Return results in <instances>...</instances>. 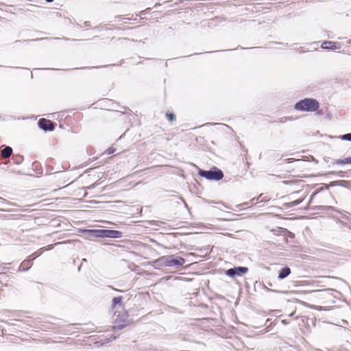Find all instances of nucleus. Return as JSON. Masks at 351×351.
Segmentation results:
<instances>
[{
    "label": "nucleus",
    "instance_id": "obj_16",
    "mask_svg": "<svg viewBox=\"0 0 351 351\" xmlns=\"http://www.w3.org/2000/svg\"><path fill=\"white\" fill-rule=\"evenodd\" d=\"M23 156L19 154L14 155L12 158L13 162L16 165H20L23 161Z\"/></svg>",
    "mask_w": 351,
    "mask_h": 351
},
{
    "label": "nucleus",
    "instance_id": "obj_10",
    "mask_svg": "<svg viewBox=\"0 0 351 351\" xmlns=\"http://www.w3.org/2000/svg\"><path fill=\"white\" fill-rule=\"evenodd\" d=\"M169 256H163L154 261V264L158 267H169Z\"/></svg>",
    "mask_w": 351,
    "mask_h": 351
},
{
    "label": "nucleus",
    "instance_id": "obj_37",
    "mask_svg": "<svg viewBox=\"0 0 351 351\" xmlns=\"http://www.w3.org/2000/svg\"><path fill=\"white\" fill-rule=\"evenodd\" d=\"M223 126H226V127H228L227 125L226 124H222Z\"/></svg>",
    "mask_w": 351,
    "mask_h": 351
},
{
    "label": "nucleus",
    "instance_id": "obj_24",
    "mask_svg": "<svg viewBox=\"0 0 351 351\" xmlns=\"http://www.w3.org/2000/svg\"><path fill=\"white\" fill-rule=\"evenodd\" d=\"M290 119H291L290 117H281L280 119H279V121H278V122H279V123H285L287 120H290Z\"/></svg>",
    "mask_w": 351,
    "mask_h": 351
},
{
    "label": "nucleus",
    "instance_id": "obj_30",
    "mask_svg": "<svg viewBox=\"0 0 351 351\" xmlns=\"http://www.w3.org/2000/svg\"><path fill=\"white\" fill-rule=\"evenodd\" d=\"M90 23L89 21H86V22L84 23V26H86V27H89V26H90Z\"/></svg>",
    "mask_w": 351,
    "mask_h": 351
},
{
    "label": "nucleus",
    "instance_id": "obj_8",
    "mask_svg": "<svg viewBox=\"0 0 351 351\" xmlns=\"http://www.w3.org/2000/svg\"><path fill=\"white\" fill-rule=\"evenodd\" d=\"M321 47L323 49H330V50H335V49H339L341 48V44L337 42H332V41H324L322 43Z\"/></svg>",
    "mask_w": 351,
    "mask_h": 351
},
{
    "label": "nucleus",
    "instance_id": "obj_25",
    "mask_svg": "<svg viewBox=\"0 0 351 351\" xmlns=\"http://www.w3.org/2000/svg\"><path fill=\"white\" fill-rule=\"evenodd\" d=\"M115 149L112 147H110L108 148L107 150H106V152L108 154H113L114 152Z\"/></svg>",
    "mask_w": 351,
    "mask_h": 351
},
{
    "label": "nucleus",
    "instance_id": "obj_17",
    "mask_svg": "<svg viewBox=\"0 0 351 351\" xmlns=\"http://www.w3.org/2000/svg\"><path fill=\"white\" fill-rule=\"evenodd\" d=\"M302 200H303L302 199H298L295 201L287 203V204H285V205L288 208H291V207L299 205L302 202Z\"/></svg>",
    "mask_w": 351,
    "mask_h": 351
},
{
    "label": "nucleus",
    "instance_id": "obj_26",
    "mask_svg": "<svg viewBox=\"0 0 351 351\" xmlns=\"http://www.w3.org/2000/svg\"><path fill=\"white\" fill-rule=\"evenodd\" d=\"M152 223L153 225H156V226H159V224H160V223H163V222H162V221H153L152 222Z\"/></svg>",
    "mask_w": 351,
    "mask_h": 351
},
{
    "label": "nucleus",
    "instance_id": "obj_33",
    "mask_svg": "<svg viewBox=\"0 0 351 351\" xmlns=\"http://www.w3.org/2000/svg\"><path fill=\"white\" fill-rule=\"evenodd\" d=\"M265 289H266L268 291H273V290L269 289H268V288H265Z\"/></svg>",
    "mask_w": 351,
    "mask_h": 351
},
{
    "label": "nucleus",
    "instance_id": "obj_35",
    "mask_svg": "<svg viewBox=\"0 0 351 351\" xmlns=\"http://www.w3.org/2000/svg\"><path fill=\"white\" fill-rule=\"evenodd\" d=\"M98 38V36H94V37H93V39H95V38Z\"/></svg>",
    "mask_w": 351,
    "mask_h": 351
},
{
    "label": "nucleus",
    "instance_id": "obj_21",
    "mask_svg": "<svg viewBox=\"0 0 351 351\" xmlns=\"http://www.w3.org/2000/svg\"><path fill=\"white\" fill-rule=\"evenodd\" d=\"M166 117L169 121H173L176 119V115L173 112H167Z\"/></svg>",
    "mask_w": 351,
    "mask_h": 351
},
{
    "label": "nucleus",
    "instance_id": "obj_6",
    "mask_svg": "<svg viewBox=\"0 0 351 351\" xmlns=\"http://www.w3.org/2000/svg\"><path fill=\"white\" fill-rule=\"evenodd\" d=\"M37 123L38 128L45 132H52L56 125L52 121L45 118L40 119Z\"/></svg>",
    "mask_w": 351,
    "mask_h": 351
},
{
    "label": "nucleus",
    "instance_id": "obj_2",
    "mask_svg": "<svg viewBox=\"0 0 351 351\" xmlns=\"http://www.w3.org/2000/svg\"><path fill=\"white\" fill-rule=\"evenodd\" d=\"M82 232L88 234L95 238H114L119 239L123 233L121 231L109 229H84Z\"/></svg>",
    "mask_w": 351,
    "mask_h": 351
},
{
    "label": "nucleus",
    "instance_id": "obj_32",
    "mask_svg": "<svg viewBox=\"0 0 351 351\" xmlns=\"http://www.w3.org/2000/svg\"><path fill=\"white\" fill-rule=\"evenodd\" d=\"M317 202H318V203H322V202H323V201L320 199H319V200L317 201Z\"/></svg>",
    "mask_w": 351,
    "mask_h": 351
},
{
    "label": "nucleus",
    "instance_id": "obj_36",
    "mask_svg": "<svg viewBox=\"0 0 351 351\" xmlns=\"http://www.w3.org/2000/svg\"><path fill=\"white\" fill-rule=\"evenodd\" d=\"M64 40H69L67 38H63Z\"/></svg>",
    "mask_w": 351,
    "mask_h": 351
},
{
    "label": "nucleus",
    "instance_id": "obj_38",
    "mask_svg": "<svg viewBox=\"0 0 351 351\" xmlns=\"http://www.w3.org/2000/svg\"><path fill=\"white\" fill-rule=\"evenodd\" d=\"M255 199V198H252V199L251 200L252 202H254Z\"/></svg>",
    "mask_w": 351,
    "mask_h": 351
},
{
    "label": "nucleus",
    "instance_id": "obj_27",
    "mask_svg": "<svg viewBox=\"0 0 351 351\" xmlns=\"http://www.w3.org/2000/svg\"><path fill=\"white\" fill-rule=\"evenodd\" d=\"M95 186H96V184H91V185H90V186H87V189H94V188L95 187Z\"/></svg>",
    "mask_w": 351,
    "mask_h": 351
},
{
    "label": "nucleus",
    "instance_id": "obj_4",
    "mask_svg": "<svg viewBox=\"0 0 351 351\" xmlns=\"http://www.w3.org/2000/svg\"><path fill=\"white\" fill-rule=\"evenodd\" d=\"M198 175L208 180L219 181L223 177V171L216 167H213L209 170H198Z\"/></svg>",
    "mask_w": 351,
    "mask_h": 351
},
{
    "label": "nucleus",
    "instance_id": "obj_29",
    "mask_svg": "<svg viewBox=\"0 0 351 351\" xmlns=\"http://www.w3.org/2000/svg\"><path fill=\"white\" fill-rule=\"evenodd\" d=\"M282 323L285 325H287L289 324V322L287 319H282Z\"/></svg>",
    "mask_w": 351,
    "mask_h": 351
},
{
    "label": "nucleus",
    "instance_id": "obj_12",
    "mask_svg": "<svg viewBox=\"0 0 351 351\" xmlns=\"http://www.w3.org/2000/svg\"><path fill=\"white\" fill-rule=\"evenodd\" d=\"M347 164H351V157H346L343 159H332L331 165H344Z\"/></svg>",
    "mask_w": 351,
    "mask_h": 351
},
{
    "label": "nucleus",
    "instance_id": "obj_11",
    "mask_svg": "<svg viewBox=\"0 0 351 351\" xmlns=\"http://www.w3.org/2000/svg\"><path fill=\"white\" fill-rule=\"evenodd\" d=\"M32 266V261L28 257L26 260L23 261L18 271H26L29 270Z\"/></svg>",
    "mask_w": 351,
    "mask_h": 351
},
{
    "label": "nucleus",
    "instance_id": "obj_22",
    "mask_svg": "<svg viewBox=\"0 0 351 351\" xmlns=\"http://www.w3.org/2000/svg\"><path fill=\"white\" fill-rule=\"evenodd\" d=\"M344 173H345V172L342 171H330L328 173V174L336 175V176H338L339 177H341V178L345 176Z\"/></svg>",
    "mask_w": 351,
    "mask_h": 351
},
{
    "label": "nucleus",
    "instance_id": "obj_23",
    "mask_svg": "<svg viewBox=\"0 0 351 351\" xmlns=\"http://www.w3.org/2000/svg\"><path fill=\"white\" fill-rule=\"evenodd\" d=\"M263 194H261L257 198L256 200L259 201V202H267L269 201V199L267 198H262Z\"/></svg>",
    "mask_w": 351,
    "mask_h": 351
},
{
    "label": "nucleus",
    "instance_id": "obj_28",
    "mask_svg": "<svg viewBox=\"0 0 351 351\" xmlns=\"http://www.w3.org/2000/svg\"><path fill=\"white\" fill-rule=\"evenodd\" d=\"M218 123H207L206 124H204V125H217Z\"/></svg>",
    "mask_w": 351,
    "mask_h": 351
},
{
    "label": "nucleus",
    "instance_id": "obj_7",
    "mask_svg": "<svg viewBox=\"0 0 351 351\" xmlns=\"http://www.w3.org/2000/svg\"><path fill=\"white\" fill-rule=\"evenodd\" d=\"M169 267H179L185 263V259L180 256L169 255Z\"/></svg>",
    "mask_w": 351,
    "mask_h": 351
},
{
    "label": "nucleus",
    "instance_id": "obj_19",
    "mask_svg": "<svg viewBox=\"0 0 351 351\" xmlns=\"http://www.w3.org/2000/svg\"><path fill=\"white\" fill-rule=\"evenodd\" d=\"M317 210H336L337 211L335 207L330 206H317Z\"/></svg>",
    "mask_w": 351,
    "mask_h": 351
},
{
    "label": "nucleus",
    "instance_id": "obj_9",
    "mask_svg": "<svg viewBox=\"0 0 351 351\" xmlns=\"http://www.w3.org/2000/svg\"><path fill=\"white\" fill-rule=\"evenodd\" d=\"M129 324V322L126 319L117 318L114 325L112 326L114 330H121Z\"/></svg>",
    "mask_w": 351,
    "mask_h": 351
},
{
    "label": "nucleus",
    "instance_id": "obj_20",
    "mask_svg": "<svg viewBox=\"0 0 351 351\" xmlns=\"http://www.w3.org/2000/svg\"><path fill=\"white\" fill-rule=\"evenodd\" d=\"M340 138L343 141H351V133H347L340 136Z\"/></svg>",
    "mask_w": 351,
    "mask_h": 351
},
{
    "label": "nucleus",
    "instance_id": "obj_15",
    "mask_svg": "<svg viewBox=\"0 0 351 351\" xmlns=\"http://www.w3.org/2000/svg\"><path fill=\"white\" fill-rule=\"evenodd\" d=\"M122 300H123L122 296H118V297L113 298V299L112 300V307L115 308V306L117 305L121 306L122 304Z\"/></svg>",
    "mask_w": 351,
    "mask_h": 351
},
{
    "label": "nucleus",
    "instance_id": "obj_1",
    "mask_svg": "<svg viewBox=\"0 0 351 351\" xmlns=\"http://www.w3.org/2000/svg\"><path fill=\"white\" fill-rule=\"evenodd\" d=\"M339 186L344 188L350 189L351 182L347 180H337L330 182V184H324L323 186H320L313 193L309 199V204L313 202L315 197H317L318 195L322 193H324V197H331V193L329 192V188L330 186Z\"/></svg>",
    "mask_w": 351,
    "mask_h": 351
},
{
    "label": "nucleus",
    "instance_id": "obj_34",
    "mask_svg": "<svg viewBox=\"0 0 351 351\" xmlns=\"http://www.w3.org/2000/svg\"><path fill=\"white\" fill-rule=\"evenodd\" d=\"M348 43L351 44V40H350L349 41H348Z\"/></svg>",
    "mask_w": 351,
    "mask_h": 351
},
{
    "label": "nucleus",
    "instance_id": "obj_13",
    "mask_svg": "<svg viewBox=\"0 0 351 351\" xmlns=\"http://www.w3.org/2000/svg\"><path fill=\"white\" fill-rule=\"evenodd\" d=\"M291 274V269L289 267L282 268L278 274V278L280 280L285 279Z\"/></svg>",
    "mask_w": 351,
    "mask_h": 351
},
{
    "label": "nucleus",
    "instance_id": "obj_31",
    "mask_svg": "<svg viewBox=\"0 0 351 351\" xmlns=\"http://www.w3.org/2000/svg\"><path fill=\"white\" fill-rule=\"evenodd\" d=\"M111 339H112L113 340H114V339H117V337H116V336H113V335H112Z\"/></svg>",
    "mask_w": 351,
    "mask_h": 351
},
{
    "label": "nucleus",
    "instance_id": "obj_14",
    "mask_svg": "<svg viewBox=\"0 0 351 351\" xmlns=\"http://www.w3.org/2000/svg\"><path fill=\"white\" fill-rule=\"evenodd\" d=\"M1 154L3 158H9L12 154V148L10 146H5L1 150Z\"/></svg>",
    "mask_w": 351,
    "mask_h": 351
},
{
    "label": "nucleus",
    "instance_id": "obj_3",
    "mask_svg": "<svg viewBox=\"0 0 351 351\" xmlns=\"http://www.w3.org/2000/svg\"><path fill=\"white\" fill-rule=\"evenodd\" d=\"M319 108V103L313 98H304L296 102L294 109L302 112H315Z\"/></svg>",
    "mask_w": 351,
    "mask_h": 351
},
{
    "label": "nucleus",
    "instance_id": "obj_5",
    "mask_svg": "<svg viewBox=\"0 0 351 351\" xmlns=\"http://www.w3.org/2000/svg\"><path fill=\"white\" fill-rule=\"evenodd\" d=\"M247 271L248 268L247 267L238 266L226 270L225 274L230 278H234L236 276H241L243 274L247 273Z\"/></svg>",
    "mask_w": 351,
    "mask_h": 351
},
{
    "label": "nucleus",
    "instance_id": "obj_18",
    "mask_svg": "<svg viewBox=\"0 0 351 351\" xmlns=\"http://www.w3.org/2000/svg\"><path fill=\"white\" fill-rule=\"evenodd\" d=\"M43 252V248H40L39 250H38L37 252L33 253L32 254H31L28 257L33 261L37 257L40 256L42 254Z\"/></svg>",
    "mask_w": 351,
    "mask_h": 351
}]
</instances>
